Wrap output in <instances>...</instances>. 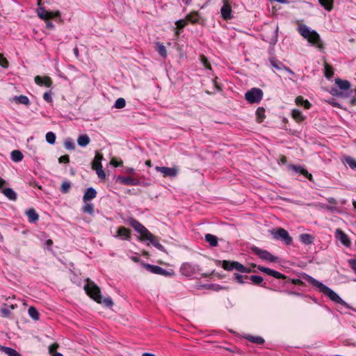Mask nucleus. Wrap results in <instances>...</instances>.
Returning a JSON list of instances; mask_svg holds the SVG:
<instances>
[{"label":"nucleus","mask_w":356,"mask_h":356,"mask_svg":"<svg viewBox=\"0 0 356 356\" xmlns=\"http://www.w3.org/2000/svg\"><path fill=\"white\" fill-rule=\"evenodd\" d=\"M0 312L3 317H8L10 314V311L7 308H1Z\"/></svg>","instance_id":"nucleus-58"},{"label":"nucleus","mask_w":356,"mask_h":356,"mask_svg":"<svg viewBox=\"0 0 356 356\" xmlns=\"http://www.w3.org/2000/svg\"><path fill=\"white\" fill-rule=\"evenodd\" d=\"M35 82L38 86H45L47 88L51 87L52 81L49 76H40L39 75L36 76L34 79Z\"/></svg>","instance_id":"nucleus-20"},{"label":"nucleus","mask_w":356,"mask_h":356,"mask_svg":"<svg viewBox=\"0 0 356 356\" xmlns=\"http://www.w3.org/2000/svg\"><path fill=\"white\" fill-rule=\"evenodd\" d=\"M111 165H113L115 167H118L122 165V161L118 162L113 159V160H111Z\"/></svg>","instance_id":"nucleus-64"},{"label":"nucleus","mask_w":356,"mask_h":356,"mask_svg":"<svg viewBox=\"0 0 356 356\" xmlns=\"http://www.w3.org/2000/svg\"><path fill=\"white\" fill-rule=\"evenodd\" d=\"M116 182H119L121 184L126 186H138L140 181L137 178H133L131 177H122L118 176L115 179Z\"/></svg>","instance_id":"nucleus-11"},{"label":"nucleus","mask_w":356,"mask_h":356,"mask_svg":"<svg viewBox=\"0 0 356 356\" xmlns=\"http://www.w3.org/2000/svg\"><path fill=\"white\" fill-rule=\"evenodd\" d=\"M23 158V154L19 150H13L11 152V159L15 162H19Z\"/></svg>","instance_id":"nucleus-35"},{"label":"nucleus","mask_w":356,"mask_h":356,"mask_svg":"<svg viewBox=\"0 0 356 356\" xmlns=\"http://www.w3.org/2000/svg\"><path fill=\"white\" fill-rule=\"evenodd\" d=\"M252 252L258 256L261 259L270 262H276L278 258L273 255L270 252L266 250H262L258 247L254 246L251 248Z\"/></svg>","instance_id":"nucleus-7"},{"label":"nucleus","mask_w":356,"mask_h":356,"mask_svg":"<svg viewBox=\"0 0 356 356\" xmlns=\"http://www.w3.org/2000/svg\"><path fill=\"white\" fill-rule=\"evenodd\" d=\"M336 237L341 241V243L346 247H349L351 242L348 235L343 232L341 229L336 230Z\"/></svg>","instance_id":"nucleus-17"},{"label":"nucleus","mask_w":356,"mask_h":356,"mask_svg":"<svg viewBox=\"0 0 356 356\" xmlns=\"http://www.w3.org/2000/svg\"><path fill=\"white\" fill-rule=\"evenodd\" d=\"M43 99L45 102H47L48 103H52L53 100H52V97H51V91L45 92L43 95Z\"/></svg>","instance_id":"nucleus-53"},{"label":"nucleus","mask_w":356,"mask_h":356,"mask_svg":"<svg viewBox=\"0 0 356 356\" xmlns=\"http://www.w3.org/2000/svg\"><path fill=\"white\" fill-rule=\"evenodd\" d=\"M238 268H239L238 272L240 273H250L252 271L250 268L245 267L242 264H241V265H238Z\"/></svg>","instance_id":"nucleus-55"},{"label":"nucleus","mask_w":356,"mask_h":356,"mask_svg":"<svg viewBox=\"0 0 356 356\" xmlns=\"http://www.w3.org/2000/svg\"><path fill=\"white\" fill-rule=\"evenodd\" d=\"M306 99H305L303 98V97L302 96H298L296 98V104L298 105V106H302V104H304V102H305Z\"/></svg>","instance_id":"nucleus-59"},{"label":"nucleus","mask_w":356,"mask_h":356,"mask_svg":"<svg viewBox=\"0 0 356 356\" xmlns=\"http://www.w3.org/2000/svg\"><path fill=\"white\" fill-rule=\"evenodd\" d=\"M177 26V29H183L185 26L187 24V21L186 19H179L177 20L176 22H175Z\"/></svg>","instance_id":"nucleus-51"},{"label":"nucleus","mask_w":356,"mask_h":356,"mask_svg":"<svg viewBox=\"0 0 356 356\" xmlns=\"http://www.w3.org/2000/svg\"><path fill=\"white\" fill-rule=\"evenodd\" d=\"M345 162L349 165L351 169H356V161L350 156L345 158Z\"/></svg>","instance_id":"nucleus-47"},{"label":"nucleus","mask_w":356,"mask_h":356,"mask_svg":"<svg viewBox=\"0 0 356 356\" xmlns=\"http://www.w3.org/2000/svg\"><path fill=\"white\" fill-rule=\"evenodd\" d=\"M200 268L198 265L191 263H184L180 267V273L186 277H193L197 274Z\"/></svg>","instance_id":"nucleus-6"},{"label":"nucleus","mask_w":356,"mask_h":356,"mask_svg":"<svg viewBox=\"0 0 356 356\" xmlns=\"http://www.w3.org/2000/svg\"><path fill=\"white\" fill-rule=\"evenodd\" d=\"M200 60H201L202 64L204 65V67L205 68L209 69V70H211V64H210V63L209 62L207 58L205 56L202 55L200 56Z\"/></svg>","instance_id":"nucleus-49"},{"label":"nucleus","mask_w":356,"mask_h":356,"mask_svg":"<svg viewBox=\"0 0 356 356\" xmlns=\"http://www.w3.org/2000/svg\"><path fill=\"white\" fill-rule=\"evenodd\" d=\"M58 348V344L57 343H54L53 344L49 346V355L51 356L54 353H57L56 350H57Z\"/></svg>","instance_id":"nucleus-50"},{"label":"nucleus","mask_w":356,"mask_h":356,"mask_svg":"<svg viewBox=\"0 0 356 356\" xmlns=\"http://www.w3.org/2000/svg\"><path fill=\"white\" fill-rule=\"evenodd\" d=\"M60 17V13L59 11L50 12L49 19H54V18Z\"/></svg>","instance_id":"nucleus-61"},{"label":"nucleus","mask_w":356,"mask_h":356,"mask_svg":"<svg viewBox=\"0 0 356 356\" xmlns=\"http://www.w3.org/2000/svg\"><path fill=\"white\" fill-rule=\"evenodd\" d=\"M45 138H46L47 142L51 145L54 144L56 142V134L52 131L47 132Z\"/></svg>","instance_id":"nucleus-41"},{"label":"nucleus","mask_w":356,"mask_h":356,"mask_svg":"<svg viewBox=\"0 0 356 356\" xmlns=\"http://www.w3.org/2000/svg\"><path fill=\"white\" fill-rule=\"evenodd\" d=\"M64 147L66 149L73 150L75 148V144L71 138H67L64 141Z\"/></svg>","instance_id":"nucleus-39"},{"label":"nucleus","mask_w":356,"mask_h":356,"mask_svg":"<svg viewBox=\"0 0 356 356\" xmlns=\"http://www.w3.org/2000/svg\"><path fill=\"white\" fill-rule=\"evenodd\" d=\"M257 269L263 273H266L268 275L273 276L277 279H286V276L278 271L272 270L269 268L264 267L262 266H258Z\"/></svg>","instance_id":"nucleus-13"},{"label":"nucleus","mask_w":356,"mask_h":356,"mask_svg":"<svg viewBox=\"0 0 356 356\" xmlns=\"http://www.w3.org/2000/svg\"><path fill=\"white\" fill-rule=\"evenodd\" d=\"M83 213H88L90 216H93L95 213L94 205L91 203L86 202V204L81 209Z\"/></svg>","instance_id":"nucleus-36"},{"label":"nucleus","mask_w":356,"mask_h":356,"mask_svg":"<svg viewBox=\"0 0 356 356\" xmlns=\"http://www.w3.org/2000/svg\"><path fill=\"white\" fill-rule=\"evenodd\" d=\"M238 265H241V263L236 261H227V260H223L222 261V268H223L225 270L231 271L233 270H236L238 271L239 268Z\"/></svg>","instance_id":"nucleus-18"},{"label":"nucleus","mask_w":356,"mask_h":356,"mask_svg":"<svg viewBox=\"0 0 356 356\" xmlns=\"http://www.w3.org/2000/svg\"><path fill=\"white\" fill-rule=\"evenodd\" d=\"M335 83L338 86L339 89L343 90H348L350 87V83L348 81L342 80L341 79H336Z\"/></svg>","instance_id":"nucleus-27"},{"label":"nucleus","mask_w":356,"mask_h":356,"mask_svg":"<svg viewBox=\"0 0 356 356\" xmlns=\"http://www.w3.org/2000/svg\"><path fill=\"white\" fill-rule=\"evenodd\" d=\"M269 62L271 66L277 70H284L291 74H294V72L289 67L284 65L280 60H277L275 57L272 56L269 58Z\"/></svg>","instance_id":"nucleus-12"},{"label":"nucleus","mask_w":356,"mask_h":356,"mask_svg":"<svg viewBox=\"0 0 356 356\" xmlns=\"http://www.w3.org/2000/svg\"><path fill=\"white\" fill-rule=\"evenodd\" d=\"M286 283H291L296 285L303 286L305 283L300 279H291L286 276V279H284Z\"/></svg>","instance_id":"nucleus-46"},{"label":"nucleus","mask_w":356,"mask_h":356,"mask_svg":"<svg viewBox=\"0 0 356 356\" xmlns=\"http://www.w3.org/2000/svg\"><path fill=\"white\" fill-rule=\"evenodd\" d=\"M300 241L305 245H310L314 243V237L309 234H302L300 235Z\"/></svg>","instance_id":"nucleus-25"},{"label":"nucleus","mask_w":356,"mask_h":356,"mask_svg":"<svg viewBox=\"0 0 356 356\" xmlns=\"http://www.w3.org/2000/svg\"><path fill=\"white\" fill-rule=\"evenodd\" d=\"M1 193L10 200L15 201L17 198V193L10 188L2 189Z\"/></svg>","instance_id":"nucleus-23"},{"label":"nucleus","mask_w":356,"mask_h":356,"mask_svg":"<svg viewBox=\"0 0 356 356\" xmlns=\"http://www.w3.org/2000/svg\"><path fill=\"white\" fill-rule=\"evenodd\" d=\"M234 279L238 282V283H240V284H243L245 283V281H244V279H245V276L241 275V274H238V273H234Z\"/></svg>","instance_id":"nucleus-52"},{"label":"nucleus","mask_w":356,"mask_h":356,"mask_svg":"<svg viewBox=\"0 0 356 356\" xmlns=\"http://www.w3.org/2000/svg\"><path fill=\"white\" fill-rule=\"evenodd\" d=\"M286 293L289 295H293V296H302V293H298V292H296V291H286Z\"/></svg>","instance_id":"nucleus-63"},{"label":"nucleus","mask_w":356,"mask_h":356,"mask_svg":"<svg viewBox=\"0 0 356 356\" xmlns=\"http://www.w3.org/2000/svg\"><path fill=\"white\" fill-rule=\"evenodd\" d=\"M143 266L147 271L153 274L161 275L165 277L171 276L174 274L172 270L171 272L168 271L159 266L152 265L145 263H143Z\"/></svg>","instance_id":"nucleus-9"},{"label":"nucleus","mask_w":356,"mask_h":356,"mask_svg":"<svg viewBox=\"0 0 356 356\" xmlns=\"http://www.w3.org/2000/svg\"><path fill=\"white\" fill-rule=\"evenodd\" d=\"M263 91L258 88H253L245 94V99L250 104L259 103L263 98Z\"/></svg>","instance_id":"nucleus-5"},{"label":"nucleus","mask_w":356,"mask_h":356,"mask_svg":"<svg viewBox=\"0 0 356 356\" xmlns=\"http://www.w3.org/2000/svg\"><path fill=\"white\" fill-rule=\"evenodd\" d=\"M199 18V15L197 12H193L186 16V21L190 22L192 24L197 23Z\"/></svg>","instance_id":"nucleus-34"},{"label":"nucleus","mask_w":356,"mask_h":356,"mask_svg":"<svg viewBox=\"0 0 356 356\" xmlns=\"http://www.w3.org/2000/svg\"><path fill=\"white\" fill-rule=\"evenodd\" d=\"M102 159H103V156L101 154L96 153L94 160L92 163V169H94L95 166H97L99 164H102L101 161Z\"/></svg>","instance_id":"nucleus-43"},{"label":"nucleus","mask_w":356,"mask_h":356,"mask_svg":"<svg viewBox=\"0 0 356 356\" xmlns=\"http://www.w3.org/2000/svg\"><path fill=\"white\" fill-rule=\"evenodd\" d=\"M348 263H349L351 268L353 270L354 273L356 275V259H349Z\"/></svg>","instance_id":"nucleus-60"},{"label":"nucleus","mask_w":356,"mask_h":356,"mask_svg":"<svg viewBox=\"0 0 356 356\" xmlns=\"http://www.w3.org/2000/svg\"><path fill=\"white\" fill-rule=\"evenodd\" d=\"M205 240L211 247H216L218 245V238L213 234H207L205 235Z\"/></svg>","instance_id":"nucleus-31"},{"label":"nucleus","mask_w":356,"mask_h":356,"mask_svg":"<svg viewBox=\"0 0 356 356\" xmlns=\"http://www.w3.org/2000/svg\"><path fill=\"white\" fill-rule=\"evenodd\" d=\"M13 99L18 104L26 106L30 104L29 99L25 95L15 96Z\"/></svg>","instance_id":"nucleus-32"},{"label":"nucleus","mask_w":356,"mask_h":356,"mask_svg":"<svg viewBox=\"0 0 356 356\" xmlns=\"http://www.w3.org/2000/svg\"><path fill=\"white\" fill-rule=\"evenodd\" d=\"M245 338L248 341L254 343L258 345L263 344L265 341L264 339L261 337H254L252 335H248Z\"/></svg>","instance_id":"nucleus-37"},{"label":"nucleus","mask_w":356,"mask_h":356,"mask_svg":"<svg viewBox=\"0 0 356 356\" xmlns=\"http://www.w3.org/2000/svg\"><path fill=\"white\" fill-rule=\"evenodd\" d=\"M93 170H96V172H97V175H98V177L99 178H101V179H105L106 178V173L102 170V164H99V165L95 166Z\"/></svg>","instance_id":"nucleus-44"},{"label":"nucleus","mask_w":356,"mask_h":356,"mask_svg":"<svg viewBox=\"0 0 356 356\" xmlns=\"http://www.w3.org/2000/svg\"><path fill=\"white\" fill-rule=\"evenodd\" d=\"M222 17L225 19H231L233 16L232 15V8L227 0L223 1V6L220 10Z\"/></svg>","instance_id":"nucleus-16"},{"label":"nucleus","mask_w":356,"mask_h":356,"mask_svg":"<svg viewBox=\"0 0 356 356\" xmlns=\"http://www.w3.org/2000/svg\"><path fill=\"white\" fill-rule=\"evenodd\" d=\"M128 224L132 227L137 232L140 234V240H143L145 236L149 232V231L140 222L134 218H129L127 220Z\"/></svg>","instance_id":"nucleus-8"},{"label":"nucleus","mask_w":356,"mask_h":356,"mask_svg":"<svg viewBox=\"0 0 356 356\" xmlns=\"http://www.w3.org/2000/svg\"><path fill=\"white\" fill-rule=\"evenodd\" d=\"M1 350L8 356H21V355L17 350L12 348L3 346Z\"/></svg>","instance_id":"nucleus-38"},{"label":"nucleus","mask_w":356,"mask_h":356,"mask_svg":"<svg viewBox=\"0 0 356 356\" xmlns=\"http://www.w3.org/2000/svg\"><path fill=\"white\" fill-rule=\"evenodd\" d=\"M291 116L297 122H301L305 119L301 111L298 109H293L291 111Z\"/></svg>","instance_id":"nucleus-26"},{"label":"nucleus","mask_w":356,"mask_h":356,"mask_svg":"<svg viewBox=\"0 0 356 356\" xmlns=\"http://www.w3.org/2000/svg\"><path fill=\"white\" fill-rule=\"evenodd\" d=\"M26 214L27 215L30 222H35L39 218L38 214L33 208H31L27 210L26 211Z\"/></svg>","instance_id":"nucleus-24"},{"label":"nucleus","mask_w":356,"mask_h":356,"mask_svg":"<svg viewBox=\"0 0 356 356\" xmlns=\"http://www.w3.org/2000/svg\"><path fill=\"white\" fill-rule=\"evenodd\" d=\"M298 31L304 38L315 46L319 50L324 49V44L321 39L319 34L314 30L311 31L308 26L305 24H300L298 27Z\"/></svg>","instance_id":"nucleus-3"},{"label":"nucleus","mask_w":356,"mask_h":356,"mask_svg":"<svg viewBox=\"0 0 356 356\" xmlns=\"http://www.w3.org/2000/svg\"><path fill=\"white\" fill-rule=\"evenodd\" d=\"M155 170L163 174L164 177L173 178L177 175L178 170L175 168L156 166Z\"/></svg>","instance_id":"nucleus-10"},{"label":"nucleus","mask_w":356,"mask_h":356,"mask_svg":"<svg viewBox=\"0 0 356 356\" xmlns=\"http://www.w3.org/2000/svg\"><path fill=\"white\" fill-rule=\"evenodd\" d=\"M291 170L296 173H300L307 177L309 181L313 180L312 174L309 173L308 171L300 165H291L289 167Z\"/></svg>","instance_id":"nucleus-19"},{"label":"nucleus","mask_w":356,"mask_h":356,"mask_svg":"<svg viewBox=\"0 0 356 356\" xmlns=\"http://www.w3.org/2000/svg\"><path fill=\"white\" fill-rule=\"evenodd\" d=\"M143 241H149L152 245L158 250L165 251V248L159 243L158 237L152 234L150 232L145 236V238Z\"/></svg>","instance_id":"nucleus-14"},{"label":"nucleus","mask_w":356,"mask_h":356,"mask_svg":"<svg viewBox=\"0 0 356 356\" xmlns=\"http://www.w3.org/2000/svg\"><path fill=\"white\" fill-rule=\"evenodd\" d=\"M29 316L34 320H38L40 314L34 307H31L28 310Z\"/></svg>","instance_id":"nucleus-40"},{"label":"nucleus","mask_w":356,"mask_h":356,"mask_svg":"<svg viewBox=\"0 0 356 356\" xmlns=\"http://www.w3.org/2000/svg\"><path fill=\"white\" fill-rule=\"evenodd\" d=\"M58 161L59 163H67L70 162V157L68 155H64V156H61L59 159H58Z\"/></svg>","instance_id":"nucleus-57"},{"label":"nucleus","mask_w":356,"mask_h":356,"mask_svg":"<svg viewBox=\"0 0 356 356\" xmlns=\"http://www.w3.org/2000/svg\"><path fill=\"white\" fill-rule=\"evenodd\" d=\"M245 280H250L254 284L263 286L264 288H267L266 286V283L264 282V279L261 276L259 275H245Z\"/></svg>","instance_id":"nucleus-21"},{"label":"nucleus","mask_w":356,"mask_h":356,"mask_svg":"<svg viewBox=\"0 0 356 356\" xmlns=\"http://www.w3.org/2000/svg\"><path fill=\"white\" fill-rule=\"evenodd\" d=\"M70 187H71L70 182L67 181H64L61 184L60 191L63 193H67L70 191Z\"/></svg>","instance_id":"nucleus-45"},{"label":"nucleus","mask_w":356,"mask_h":356,"mask_svg":"<svg viewBox=\"0 0 356 356\" xmlns=\"http://www.w3.org/2000/svg\"><path fill=\"white\" fill-rule=\"evenodd\" d=\"M90 139L89 136L86 134L79 136L77 139L78 145L81 147L87 146L90 143Z\"/></svg>","instance_id":"nucleus-29"},{"label":"nucleus","mask_w":356,"mask_h":356,"mask_svg":"<svg viewBox=\"0 0 356 356\" xmlns=\"http://www.w3.org/2000/svg\"><path fill=\"white\" fill-rule=\"evenodd\" d=\"M0 65L4 68H7L8 67V61L1 54H0Z\"/></svg>","instance_id":"nucleus-56"},{"label":"nucleus","mask_w":356,"mask_h":356,"mask_svg":"<svg viewBox=\"0 0 356 356\" xmlns=\"http://www.w3.org/2000/svg\"><path fill=\"white\" fill-rule=\"evenodd\" d=\"M274 239L282 241L285 245H290L293 243V238L289 235V232L284 228H278L276 230L273 229L270 231Z\"/></svg>","instance_id":"nucleus-4"},{"label":"nucleus","mask_w":356,"mask_h":356,"mask_svg":"<svg viewBox=\"0 0 356 356\" xmlns=\"http://www.w3.org/2000/svg\"><path fill=\"white\" fill-rule=\"evenodd\" d=\"M301 278L306 282H307L309 284L312 285L313 286H315L318 288L320 291V292L324 293L326 296H327L331 300L341 304L342 305H346V302L343 300L333 290L330 289L328 286H325L323 283L320 282L319 281L316 280L312 276L306 274L302 273L301 275Z\"/></svg>","instance_id":"nucleus-1"},{"label":"nucleus","mask_w":356,"mask_h":356,"mask_svg":"<svg viewBox=\"0 0 356 356\" xmlns=\"http://www.w3.org/2000/svg\"><path fill=\"white\" fill-rule=\"evenodd\" d=\"M97 196V191L92 187L86 189L83 197V201L86 203Z\"/></svg>","instance_id":"nucleus-22"},{"label":"nucleus","mask_w":356,"mask_h":356,"mask_svg":"<svg viewBox=\"0 0 356 356\" xmlns=\"http://www.w3.org/2000/svg\"><path fill=\"white\" fill-rule=\"evenodd\" d=\"M113 236L122 240H129L131 238V230L125 227L121 226L118 228L116 234L113 235Z\"/></svg>","instance_id":"nucleus-15"},{"label":"nucleus","mask_w":356,"mask_h":356,"mask_svg":"<svg viewBox=\"0 0 356 356\" xmlns=\"http://www.w3.org/2000/svg\"><path fill=\"white\" fill-rule=\"evenodd\" d=\"M318 2L327 11H331L333 8L334 0H318Z\"/></svg>","instance_id":"nucleus-33"},{"label":"nucleus","mask_w":356,"mask_h":356,"mask_svg":"<svg viewBox=\"0 0 356 356\" xmlns=\"http://www.w3.org/2000/svg\"><path fill=\"white\" fill-rule=\"evenodd\" d=\"M325 76L328 79L331 78L334 72L331 67H329L327 65H325Z\"/></svg>","instance_id":"nucleus-54"},{"label":"nucleus","mask_w":356,"mask_h":356,"mask_svg":"<svg viewBox=\"0 0 356 356\" xmlns=\"http://www.w3.org/2000/svg\"><path fill=\"white\" fill-rule=\"evenodd\" d=\"M302 106H303L305 109H309L312 106V104L307 99H306Z\"/></svg>","instance_id":"nucleus-62"},{"label":"nucleus","mask_w":356,"mask_h":356,"mask_svg":"<svg viewBox=\"0 0 356 356\" xmlns=\"http://www.w3.org/2000/svg\"><path fill=\"white\" fill-rule=\"evenodd\" d=\"M156 51L163 58H165L167 56V51L165 47L163 44H157Z\"/></svg>","instance_id":"nucleus-42"},{"label":"nucleus","mask_w":356,"mask_h":356,"mask_svg":"<svg viewBox=\"0 0 356 356\" xmlns=\"http://www.w3.org/2000/svg\"><path fill=\"white\" fill-rule=\"evenodd\" d=\"M126 105V101L124 98H118L114 104V107L116 108H123Z\"/></svg>","instance_id":"nucleus-48"},{"label":"nucleus","mask_w":356,"mask_h":356,"mask_svg":"<svg viewBox=\"0 0 356 356\" xmlns=\"http://www.w3.org/2000/svg\"><path fill=\"white\" fill-rule=\"evenodd\" d=\"M86 281L87 283L84 285V290L91 298L98 303L103 302L106 307H111L113 305L111 298H105L102 299L100 289L94 282L89 279H87Z\"/></svg>","instance_id":"nucleus-2"},{"label":"nucleus","mask_w":356,"mask_h":356,"mask_svg":"<svg viewBox=\"0 0 356 356\" xmlns=\"http://www.w3.org/2000/svg\"><path fill=\"white\" fill-rule=\"evenodd\" d=\"M256 119L258 123H261L265 119V108L259 107L256 111Z\"/></svg>","instance_id":"nucleus-30"},{"label":"nucleus","mask_w":356,"mask_h":356,"mask_svg":"<svg viewBox=\"0 0 356 356\" xmlns=\"http://www.w3.org/2000/svg\"><path fill=\"white\" fill-rule=\"evenodd\" d=\"M37 13H38V17L40 19H44V20L49 19L50 12L44 8L40 7L38 9Z\"/></svg>","instance_id":"nucleus-28"}]
</instances>
